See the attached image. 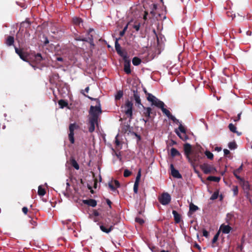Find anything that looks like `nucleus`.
Returning a JSON list of instances; mask_svg holds the SVG:
<instances>
[{
	"label": "nucleus",
	"mask_w": 252,
	"mask_h": 252,
	"mask_svg": "<svg viewBox=\"0 0 252 252\" xmlns=\"http://www.w3.org/2000/svg\"><path fill=\"white\" fill-rule=\"evenodd\" d=\"M120 221V218L117 215H115L111 217H106L102 221L98 222V224L99 225L100 229L102 232L108 234L114 229V226Z\"/></svg>",
	"instance_id": "1"
},
{
	"label": "nucleus",
	"mask_w": 252,
	"mask_h": 252,
	"mask_svg": "<svg viewBox=\"0 0 252 252\" xmlns=\"http://www.w3.org/2000/svg\"><path fill=\"white\" fill-rule=\"evenodd\" d=\"M204 158V157L202 152V148L199 146L194 149V151H192V154L187 159L190 163L191 166L195 169L196 167L201 163V159Z\"/></svg>",
	"instance_id": "2"
},
{
	"label": "nucleus",
	"mask_w": 252,
	"mask_h": 252,
	"mask_svg": "<svg viewBox=\"0 0 252 252\" xmlns=\"http://www.w3.org/2000/svg\"><path fill=\"white\" fill-rule=\"evenodd\" d=\"M88 97L91 100H96L97 103V105L95 106H91L89 111V114L90 115L89 118H93V116H95L96 120H98L99 115L102 113L100 102L97 99H94L89 96Z\"/></svg>",
	"instance_id": "3"
},
{
	"label": "nucleus",
	"mask_w": 252,
	"mask_h": 252,
	"mask_svg": "<svg viewBox=\"0 0 252 252\" xmlns=\"http://www.w3.org/2000/svg\"><path fill=\"white\" fill-rule=\"evenodd\" d=\"M122 108L124 109L123 111L125 113L126 115L131 119L132 118V109H133V103L132 102L129 100L128 99L126 100L125 104L124 106H122Z\"/></svg>",
	"instance_id": "4"
},
{
	"label": "nucleus",
	"mask_w": 252,
	"mask_h": 252,
	"mask_svg": "<svg viewBox=\"0 0 252 252\" xmlns=\"http://www.w3.org/2000/svg\"><path fill=\"white\" fill-rule=\"evenodd\" d=\"M158 104V105L157 107L160 108L163 113H164L169 119H171L175 123L178 124L179 123V120L173 116L168 110L164 108L165 104L163 102L161 101Z\"/></svg>",
	"instance_id": "5"
},
{
	"label": "nucleus",
	"mask_w": 252,
	"mask_h": 252,
	"mask_svg": "<svg viewBox=\"0 0 252 252\" xmlns=\"http://www.w3.org/2000/svg\"><path fill=\"white\" fill-rule=\"evenodd\" d=\"M200 168L205 174H214L217 172L216 168L213 165L208 163H205L200 165Z\"/></svg>",
	"instance_id": "6"
},
{
	"label": "nucleus",
	"mask_w": 252,
	"mask_h": 252,
	"mask_svg": "<svg viewBox=\"0 0 252 252\" xmlns=\"http://www.w3.org/2000/svg\"><path fill=\"white\" fill-rule=\"evenodd\" d=\"M78 125H76L75 123L70 124L69 126V133L68 134V139L71 144H74L75 142L74 131L75 129H78Z\"/></svg>",
	"instance_id": "7"
},
{
	"label": "nucleus",
	"mask_w": 252,
	"mask_h": 252,
	"mask_svg": "<svg viewBox=\"0 0 252 252\" xmlns=\"http://www.w3.org/2000/svg\"><path fill=\"white\" fill-rule=\"evenodd\" d=\"M171 196L167 192L162 193L160 196L158 197L159 202L163 205L168 204L171 201Z\"/></svg>",
	"instance_id": "8"
},
{
	"label": "nucleus",
	"mask_w": 252,
	"mask_h": 252,
	"mask_svg": "<svg viewBox=\"0 0 252 252\" xmlns=\"http://www.w3.org/2000/svg\"><path fill=\"white\" fill-rule=\"evenodd\" d=\"M15 50L16 54H17L20 58L25 62H29L28 61V57L29 54L28 53L23 52V50L21 49H19L17 47H15Z\"/></svg>",
	"instance_id": "9"
},
{
	"label": "nucleus",
	"mask_w": 252,
	"mask_h": 252,
	"mask_svg": "<svg viewBox=\"0 0 252 252\" xmlns=\"http://www.w3.org/2000/svg\"><path fill=\"white\" fill-rule=\"evenodd\" d=\"M115 49L119 55L123 58V59L127 58V55L126 52H123L121 49L120 44L118 43V39H117L115 42Z\"/></svg>",
	"instance_id": "10"
},
{
	"label": "nucleus",
	"mask_w": 252,
	"mask_h": 252,
	"mask_svg": "<svg viewBox=\"0 0 252 252\" xmlns=\"http://www.w3.org/2000/svg\"><path fill=\"white\" fill-rule=\"evenodd\" d=\"M147 99L151 102L152 105H154L156 107L158 105V103L162 101L150 93L147 94Z\"/></svg>",
	"instance_id": "11"
},
{
	"label": "nucleus",
	"mask_w": 252,
	"mask_h": 252,
	"mask_svg": "<svg viewBox=\"0 0 252 252\" xmlns=\"http://www.w3.org/2000/svg\"><path fill=\"white\" fill-rule=\"evenodd\" d=\"M183 148L184 154L186 158H189V157L191 155L192 151H193L194 150H192L191 145L188 143H185L184 145Z\"/></svg>",
	"instance_id": "12"
},
{
	"label": "nucleus",
	"mask_w": 252,
	"mask_h": 252,
	"mask_svg": "<svg viewBox=\"0 0 252 252\" xmlns=\"http://www.w3.org/2000/svg\"><path fill=\"white\" fill-rule=\"evenodd\" d=\"M90 126L89 127V131L91 133L94 131L95 129V125L97 124V120H96V117L93 116V118H89Z\"/></svg>",
	"instance_id": "13"
},
{
	"label": "nucleus",
	"mask_w": 252,
	"mask_h": 252,
	"mask_svg": "<svg viewBox=\"0 0 252 252\" xmlns=\"http://www.w3.org/2000/svg\"><path fill=\"white\" fill-rule=\"evenodd\" d=\"M124 61V71L127 74H129L131 73V71L130 69V61L128 60V57L127 58H125V59H123Z\"/></svg>",
	"instance_id": "14"
},
{
	"label": "nucleus",
	"mask_w": 252,
	"mask_h": 252,
	"mask_svg": "<svg viewBox=\"0 0 252 252\" xmlns=\"http://www.w3.org/2000/svg\"><path fill=\"white\" fill-rule=\"evenodd\" d=\"M170 168L171 170V174L173 177L177 179H181L182 178V176L179 173V171L175 169L173 164H170Z\"/></svg>",
	"instance_id": "15"
},
{
	"label": "nucleus",
	"mask_w": 252,
	"mask_h": 252,
	"mask_svg": "<svg viewBox=\"0 0 252 252\" xmlns=\"http://www.w3.org/2000/svg\"><path fill=\"white\" fill-rule=\"evenodd\" d=\"M179 129L180 131V132H181L183 134V136H184V137L182 136V135H181L179 131H176V134L181 139H182L183 140H186L187 139V136L186 134V131L185 128L181 124H180L179 126Z\"/></svg>",
	"instance_id": "16"
},
{
	"label": "nucleus",
	"mask_w": 252,
	"mask_h": 252,
	"mask_svg": "<svg viewBox=\"0 0 252 252\" xmlns=\"http://www.w3.org/2000/svg\"><path fill=\"white\" fill-rule=\"evenodd\" d=\"M133 98L135 101L136 104L137 105L138 107H139V105H141L142 106L143 105L141 102L139 93L138 92L137 90H133Z\"/></svg>",
	"instance_id": "17"
},
{
	"label": "nucleus",
	"mask_w": 252,
	"mask_h": 252,
	"mask_svg": "<svg viewBox=\"0 0 252 252\" xmlns=\"http://www.w3.org/2000/svg\"><path fill=\"white\" fill-rule=\"evenodd\" d=\"M83 202L84 204L87 205L89 206L94 207L97 205V202L95 200L93 199H89L83 200Z\"/></svg>",
	"instance_id": "18"
},
{
	"label": "nucleus",
	"mask_w": 252,
	"mask_h": 252,
	"mask_svg": "<svg viewBox=\"0 0 252 252\" xmlns=\"http://www.w3.org/2000/svg\"><path fill=\"white\" fill-rule=\"evenodd\" d=\"M220 229L221 230L222 232L224 234H228L230 232L232 228L228 225L222 224L220 227Z\"/></svg>",
	"instance_id": "19"
},
{
	"label": "nucleus",
	"mask_w": 252,
	"mask_h": 252,
	"mask_svg": "<svg viewBox=\"0 0 252 252\" xmlns=\"http://www.w3.org/2000/svg\"><path fill=\"white\" fill-rule=\"evenodd\" d=\"M172 214L174 217V219L175 223H178L181 221V215L175 210L172 211Z\"/></svg>",
	"instance_id": "20"
},
{
	"label": "nucleus",
	"mask_w": 252,
	"mask_h": 252,
	"mask_svg": "<svg viewBox=\"0 0 252 252\" xmlns=\"http://www.w3.org/2000/svg\"><path fill=\"white\" fill-rule=\"evenodd\" d=\"M143 109L145 110V112H144V114L145 117L147 118H150L151 117V114H153L152 111V108L151 107H146L142 105Z\"/></svg>",
	"instance_id": "21"
},
{
	"label": "nucleus",
	"mask_w": 252,
	"mask_h": 252,
	"mask_svg": "<svg viewBox=\"0 0 252 252\" xmlns=\"http://www.w3.org/2000/svg\"><path fill=\"white\" fill-rule=\"evenodd\" d=\"M243 169V164H242L236 170H234L233 172V174L234 176L238 180H242V179L238 175L242 170Z\"/></svg>",
	"instance_id": "22"
},
{
	"label": "nucleus",
	"mask_w": 252,
	"mask_h": 252,
	"mask_svg": "<svg viewBox=\"0 0 252 252\" xmlns=\"http://www.w3.org/2000/svg\"><path fill=\"white\" fill-rule=\"evenodd\" d=\"M14 42V38L13 36H8L6 39L5 44L8 46H11L13 44Z\"/></svg>",
	"instance_id": "23"
},
{
	"label": "nucleus",
	"mask_w": 252,
	"mask_h": 252,
	"mask_svg": "<svg viewBox=\"0 0 252 252\" xmlns=\"http://www.w3.org/2000/svg\"><path fill=\"white\" fill-rule=\"evenodd\" d=\"M170 153H171V156L172 157L181 156L180 153L176 149H175L174 148H172L171 149Z\"/></svg>",
	"instance_id": "24"
},
{
	"label": "nucleus",
	"mask_w": 252,
	"mask_h": 252,
	"mask_svg": "<svg viewBox=\"0 0 252 252\" xmlns=\"http://www.w3.org/2000/svg\"><path fill=\"white\" fill-rule=\"evenodd\" d=\"M228 128L229 129V130L233 132V133H237L238 135H240L241 134V133L240 132H238L237 130H236V127L232 124H229L228 125Z\"/></svg>",
	"instance_id": "25"
},
{
	"label": "nucleus",
	"mask_w": 252,
	"mask_h": 252,
	"mask_svg": "<svg viewBox=\"0 0 252 252\" xmlns=\"http://www.w3.org/2000/svg\"><path fill=\"white\" fill-rule=\"evenodd\" d=\"M58 104L60 105L61 108H63L68 105L67 102L63 99H60L59 100Z\"/></svg>",
	"instance_id": "26"
},
{
	"label": "nucleus",
	"mask_w": 252,
	"mask_h": 252,
	"mask_svg": "<svg viewBox=\"0 0 252 252\" xmlns=\"http://www.w3.org/2000/svg\"><path fill=\"white\" fill-rule=\"evenodd\" d=\"M207 180L210 181L219 182L220 180V177L210 176L207 177Z\"/></svg>",
	"instance_id": "27"
},
{
	"label": "nucleus",
	"mask_w": 252,
	"mask_h": 252,
	"mask_svg": "<svg viewBox=\"0 0 252 252\" xmlns=\"http://www.w3.org/2000/svg\"><path fill=\"white\" fill-rule=\"evenodd\" d=\"M132 62L134 65L137 66L141 63V60L137 57H135L133 58Z\"/></svg>",
	"instance_id": "28"
},
{
	"label": "nucleus",
	"mask_w": 252,
	"mask_h": 252,
	"mask_svg": "<svg viewBox=\"0 0 252 252\" xmlns=\"http://www.w3.org/2000/svg\"><path fill=\"white\" fill-rule=\"evenodd\" d=\"M198 209L199 208L197 206L194 205L193 203H191L189 204V212L191 213H193Z\"/></svg>",
	"instance_id": "29"
},
{
	"label": "nucleus",
	"mask_w": 252,
	"mask_h": 252,
	"mask_svg": "<svg viewBox=\"0 0 252 252\" xmlns=\"http://www.w3.org/2000/svg\"><path fill=\"white\" fill-rule=\"evenodd\" d=\"M73 23L74 25L80 26V24L83 22L82 20L78 17H74L72 19Z\"/></svg>",
	"instance_id": "30"
},
{
	"label": "nucleus",
	"mask_w": 252,
	"mask_h": 252,
	"mask_svg": "<svg viewBox=\"0 0 252 252\" xmlns=\"http://www.w3.org/2000/svg\"><path fill=\"white\" fill-rule=\"evenodd\" d=\"M46 193V191L44 189L42 188L41 186L38 187V194L40 196H43Z\"/></svg>",
	"instance_id": "31"
},
{
	"label": "nucleus",
	"mask_w": 252,
	"mask_h": 252,
	"mask_svg": "<svg viewBox=\"0 0 252 252\" xmlns=\"http://www.w3.org/2000/svg\"><path fill=\"white\" fill-rule=\"evenodd\" d=\"M71 165L76 170H78L79 169V165L75 159H72L71 160Z\"/></svg>",
	"instance_id": "32"
},
{
	"label": "nucleus",
	"mask_w": 252,
	"mask_h": 252,
	"mask_svg": "<svg viewBox=\"0 0 252 252\" xmlns=\"http://www.w3.org/2000/svg\"><path fill=\"white\" fill-rule=\"evenodd\" d=\"M34 59L36 63H40L42 60V57L40 53H37L34 56Z\"/></svg>",
	"instance_id": "33"
},
{
	"label": "nucleus",
	"mask_w": 252,
	"mask_h": 252,
	"mask_svg": "<svg viewBox=\"0 0 252 252\" xmlns=\"http://www.w3.org/2000/svg\"><path fill=\"white\" fill-rule=\"evenodd\" d=\"M123 96V92L122 91H119L117 92L115 95L116 100H120Z\"/></svg>",
	"instance_id": "34"
},
{
	"label": "nucleus",
	"mask_w": 252,
	"mask_h": 252,
	"mask_svg": "<svg viewBox=\"0 0 252 252\" xmlns=\"http://www.w3.org/2000/svg\"><path fill=\"white\" fill-rule=\"evenodd\" d=\"M205 155L206 156V157H207L208 158H209V159H213V158H214V155L213 154L210 152L209 151H206L205 152Z\"/></svg>",
	"instance_id": "35"
},
{
	"label": "nucleus",
	"mask_w": 252,
	"mask_h": 252,
	"mask_svg": "<svg viewBox=\"0 0 252 252\" xmlns=\"http://www.w3.org/2000/svg\"><path fill=\"white\" fill-rule=\"evenodd\" d=\"M141 169H139L138 170V172L137 174V176H136V179H135L134 183H139V181H140V178L141 176Z\"/></svg>",
	"instance_id": "36"
},
{
	"label": "nucleus",
	"mask_w": 252,
	"mask_h": 252,
	"mask_svg": "<svg viewBox=\"0 0 252 252\" xmlns=\"http://www.w3.org/2000/svg\"><path fill=\"white\" fill-rule=\"evenodd\" d=\"M228 147L230 149H235L237 147V144L235 142H231L228 143Z\"/></svg>",
	"instance_id": "37"
},
{
	"label": "nucleus",
	"mask_w": 252,
	"mask_h": 252,
	"mask_svg": "<svg viewBox=\"0 0 252 252\" xmlns=\"http://www.w3.org/2000/svg\"><path fill=\"white\" fill-rule=\"evenodd\" d=\"M218 196H219V192L218 191H215L212 195L210 199L211 200H215V199H216L218 197Z\"/></svg>",
	"instance_id": "38"
},
{
	"label": "nucleus",
	"mask_w": 252,
	"mask_h": 252,
	"mask_svg": "<svg viewBox=\"0 0 252 252\" xmlns=\"http://www.w3.org/2000/svg\"><path fill=\"white\" fill-rule=\"evenodd\" d=\"M99 215V213L96 210H93L92 214L90 215V217H98Z\"/></svg>",
	"instance_id": "39"
},
{
	"label": "nucleus",
	"mask_w": 252,
	"mask_h": 252,
	"mask_svg": "<svg viewBox=\"0 0 252 252\" xmlns=\"http://www.w3.org/2000/svg\"><path fill=\"white\" fill-rule=\"evenodd\" d=\"M131 174V172L128 169H125L124 172V176L125 177H128Z\"/></svg>",
	"instance_id": "40"
},
{
	"label": "nucleus",
	"mask_w": 252,
	"mask_h": 252,
	"mask_svg": "<svg viewBox=\"0 0 252 252\" xmlns=\"http://www.w3.org/2000/svg\"><path fill=\"white\" fill-rule=\"evenodd\" d=\"M219 234H220L219 232H218L215 234V235L214 236V238H213V240H212V243H213V244L217 242V240H218V237H219Z\"/></svg>",
	"instance_id": "41"
},
{
	"label": "nucleus",
	"mask_w": 252,
	"mask_h": 252,
	"mask_svg": "<svg viewBox=\"0 0 252 252\" xmlns=\"http://www.w3.org/2000/svg\"><path fill=\"white\" fill-rule=\"evenodd\" d=\"M139 184V183H134L133 186V191L135 193H137L138 192Z\"/></svg>",
	"instance_id": "42"
},
{
	"label": "nucleus",
	"mask_w": 252,
	"mask_h": 252,
	"mask_svg": "<svg viewBox=\"0 0 252 252\" xmlns=\"http://www.w3.org/2000/svg\"><path fill=\"white\" fill-rule=\"evenodd\" d=\"M135 221L138 222L140 224H142L144 222V220H143V219L137 217L135 218Z\"/></svg>",
	"instance_id": "43"
},
{
	"label": "nucleus",
	"mask_w": 252,
	"mask_h": 252,
	"mask_svg": "<svg viewBox=\"0 0 252 252\" xmlns=\"http://www.w3.org/2000/svg\"><path fill=\"white\" fill-rule=\"evenodd\" d=\"M30 223L32 225V228H34L37 225L36 221L33 219H31L30 220Z\"/></svg>",
	"instance_id": "44"
},
{
	"label": "nucleus",
	"mask_w": 252,
	"mask_h": 252,
	"mask_svg": "<svg viewBox=\"0 0 252 252\" xmlns=\"http://www.w3.org/2000/svg\"><path fill=\"white\" fill-rule=\"evenodd\" d=\"M241 114H242L241 112L239 113L237 115V116L236 117H235L233 119V120H234V122H238V121H239L241 119Z\"/></svg>",
	"instance_id": "45"
},
{
	"label": "nucleus",
	"mask_w": 252,
	"mask_h": 252,
	"mask_svg": "<svg viewBox=\"0 0 252 252\" xmlns=\"http://www.w3.org/2000/svg\"><path fill=\"white\" fill-rule=\"evenodd\" d=\"M202 235L203 236L208 238L209 236V233L206 229H203L202 230Z\"/></svg>",
	"instance_id": "46"
},
{
	"label": "nucleus",
	"mask_w": 252,
	"mask_h": 252,
	"mask_svg": "<svg viewBox=\"0 0 252 252\" xmlns=\"http://www.w3.org/2000/svg\"><path fill=\"white\" fill-rule=\"evenodd\" d=\"M133 27L136 31H138L140 29V24L138 23V24H135L133 25Z\"/></svg>",
	"instance_id": "47"
},
{
	"label": "nucleus",
	"mask_w": 252,
	"mask_h": 252,
	"mask_svg": "<svg viewBox=\"0 0 252 252\" xmlns=\"http://www.w3.org/2000/svg\"><path fill=\"white\" fill-rule=\"evenodd\" d=\"M112 150L113 153H114L115 155H116L118 158L121 159V155L120 153H117L115 151V150L114 149H113V148L112 149Z\"/></svg>",
	"instance_id": "48"
},
{
	"label": "nucleus",
	"mask_w": 252,
	"mask_h": 252,
	"mask_svg": "<svg viewBox=\"0 0 252 252\" xmlns=\"http://www.w3.org/2000/svg\"><path fill=\"white\" fill-rule=\"evenodd\" d=\"M108 186L113 191H114L116 190V188L114 187V186L113 185L112 183H108Z\"/></svg>",
	"instance_id": "49"
},
{
	"label": "nucleus",
	"mask_w": 252,
	"mask_h": 252,
	"mask_svg": "<svg viewBox=\"0 0 252 252\" xmlns=\"http://www.w3.org/2000/svg\"><path fill=\"white\" fill-rule=\"evenodd\" d=\"M108 186L113 191H114L116 190V188L114 187V186L113 185L112 183H108Z\"/></svg>",
	"instance_id": "50"
},
{
	"label": "nucleus",
	"mask_w": 252,
	"mask_h": 252,
	"mask_svg": "<svg viewBox=\"0 0 252 252\" xmlns=\"http://www.w3.org/2000/svg\"><path fill=\"white\" fill-rule=\"evenodd\" d=\"M22 211L24 213V214L26 215L28 212V209L27 207H24L22 208Z\"/></svg>",
	"instance_id": "51"
},
{
	"label": "nucleus",
	"mask_w": 252,
	"mask_h": 252,
	"mask_svg": "<svg viewBox=\"0 0 252 252\" xmlns=\"http://www.w3.org/2000/svg\"><path fill=\"white\" fill-rule=\"evenodd\" d=\"M114 182L116 188H119L120 187V184L118 180H115Z\"/></svg>",
	"instance_id": "52"
},
{
	"label": "nucleus",
	"mask_w": 252,
	"mask_h": 252,
	"mask_svg": "<svg viewBox=\"0 0 252 252\" xmlns=\"http://www.w3.org/2000/svg\"><path fill=\"white\" fill-rule=\"evenodd\" d=\"M223 152H224V155L225 156H226L227 155H228L230 154V151L226 149L223 150Z\"/></svg>",
	"instance_id": "53"
},
{
	"label": "nucleus",
	"mask_w": 252,
	"mask_h": 252,
	"mask_svg": "<svg viewBox=\"0 0 252 252\" xmlns=\"http://www.w3.org/2000/svg\"><path fill=\"white\" fill-rule=\"evenodd\" d=\"M115 144L117 146H119L120 145V142L117 138V136L115 138Z\"/></svg>",
	"instance_id": "54"
},
{
	"label": "nucleus",
	"mask_w": 252,
	"mask_h": 252,
	"mask_svg": "<svg viewBox=\"0 0 252 252\" xmlns=\"http://www.w3.org/2000/svg\"><path fill=\"white\" fill-rule=\"evenodd\" d=\"M106 201L107 204L109 205L110 208H111L112 202L109 199H106Z\"/></svg>",
	"instance_id": "55"
},
{
	"label": "nucleus",
	"mask_w": 252,
	"mask_h": 252,
	"mask_svg": "<svg viewBox=\"0 0 252 252\" xmlns=\"http://www.w3.org/2000/svg\"><path fill=\"white\" fill-rule=\"evenodd\" d=\"M94 222H98L99 219L97 217H90Z\"/></svg>",
	"instance_id": "56"
},
{
	"label": "nucleus",
	"mask_w": 252,
	"mask_h": 252,
	"mask_svg": "<svg viewBox=\"0 0 252 252\" xmlns=\"http://www.w3.org/2000/svg\"><path fill=\"white\" fill-rule=\"evenodd\" d=\"M194 247L197 248L199 251H201V247H200V246L198 244H197L196 243H195L194 244Z\"/></svg>",
	"instance_id": "57"
},
{
	"label": "nucleus",
	"mask_w": 252,
	"mask_h": 252,
	"mask_svg": "<svg viewBox=\"0 0 252 252\" xmlns=\"http://www.w3.org/2000/svg\"><path fill=\"white\" fill-rule=\"evenodd\" d=\"M49 40H48V39L47 37H45V41H44V45H46L47 44H48V43H49Z\"/></svg>",
	"instance_id": "58"
},
{
	"label": "nucleus",
	"mask_w": 252,
	"mask_h": 252,
	"mask_svg": "<svg viewBox=\"0 0 252 252\" xmlns=\"http://www.w3.org/2000/svg\"><path fill=\"white\" fill-rule=\"evenodd\" d=\"M125 32H125L123 30H122V31H121V32H120V34H119L120 36L121 37L123 36L124 35V34H125Z\"/></svg>",
	"instance_id": "59"
},
{
	"label": "nucleus",
	"mask_w": 252,
	"mask_h": 252,
	"mask_svg": "<svg viewBox=\"0 0 252 252\" xmlns=\"http://www.w3.org/2000/svg\"><path fill=\"white\" fill-rule=\"evenodd\" d=\"M56 60H57V61H59V62L63 61V59L62 57H57Z\"/></svg>",
	"instance_id": "60"
},
{
	"label": "nucleus",
	"mask_w": 252,
	"mask_h": 252,
	"mask_svg": "<svg viewBox=\"0 0 252 252\" xmlns=\"http://www.w3.org/2000/svg\"><path fill=\"white\" fill-rule=\"evenodd\" d=\"M215 150L218 152H220L221 150V147H216L215 149Z\"/></svg>",
	"instance_id": "61"
},
{
	"label": "nucleus",
	"mask_w": 252,
	"mask_h": 252,
	"mask_svg": "<svg viewBox=\"0 0 252 252\" xmlns=\"http://www.w3.org/2000/svg\"><path fill=\"white\" fill-rule=\"evenodd\" d=\"M89 38L91 42H93V38L92 35H91L89 37Z\"/></svg>",
	"instance_id": "62"
},
{
	"label": "nucleus",
	"mask_w": 252,
	"mask_h": 252,
	"mask_svg": "<svg viewBox=\"0 0 252 252\" xmlns=\"http://www.w3.org/2000/svg\"><path fill=\"white\" fill-rule=\"evenodd\" d=\"M134 135L140 140L141 139V137L139 135L137 134L136 133L134 132Z\"/></svg>",
	"instance_id": "63"
},
{
	"label": "nucleus",
	"mask_w": 252,
	"mask_h": 252,
	"mask_svg": "<svg viewBox=\"0 0 252 252\" xmlns=\"http://www.w3.org/2000/svg\"><path fill=\"white\" fill-rule=\"evenodd\" d=\"M237 248V249H240V250H242L243 249V246L242 245H238Z\"/></svg>",
	"instance_id": "64"
}]
</instances>
